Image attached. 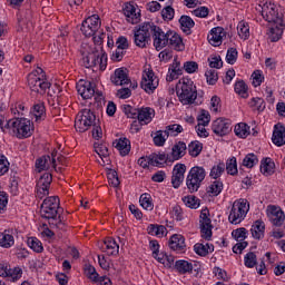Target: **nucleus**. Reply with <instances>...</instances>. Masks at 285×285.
Masks as SVG:
<instances>
[{
    "label": "nucleus",
    "instance_id": "79ce46f5",
    "mask_svg": "<svg viewBox=\"0 0 285 285\" xmlns=\"http://www.w3.org/2000/svg\"><path fill=\"white\" fill-rule=\"evenodd\" d=\"M202 150H204V144L198 140L191 141L188 145V153L190 157H199V155H202Z\"/></svg>",
    "mask_w": 285,
    "mask_h": 285
},
{
    "label": "nucleus",
    "instance_id": "37998d69",
    "mask_svg": "<svg viewBox=\"0 0 285 285\" xmlns=\"http://www.w3.org/2000/svg\"><path fill=\"white\" fill-rule=\"evenodd\" d=\"M179 23L184 32H190V29L195 28V20H193V18L189 16H181Z\"/></svg>",
    "mask_w": 285,
    "mask_h": 285
},
{
    "label": "nucleus",
    "instance_id": "bf43d9fd",
    "mask_svg": "<svg viewBox=\"0 0 285 285\" xmlns=\"http://www.w3.org/2000/svg\"><path fill=\"white\" fill-rule=\"evenodd\" d=\"M226 170L228 175H237V158L232 157L227 160Z\"/></svg>",
    "mask_w": 285,
    "mask_h": 285
},
{
    "label": "nucleus",
    "instance_id": "603ef678",
    "mask_svg": "<svg viewBox=\"0 0 285 285\" xmlns=\"http://www.w3.org/2000/svg\"><path fill=\"white\" fill-rule=\"evenodd\" d=\"M235 92L237 95H240L243 99H246V97H248V86H246V82H244V80H239L235 83Z\"/></svg>",
    "mask_w": 285,
    "mask_h": 285
},
{
    "label": "nucleus",
    "instance_id": "f257e3e1",
    "mask_svg": "<svg viewBox=\"0 0 285 285\" xmlns=\"http://www.w3.org/2000/svg\"><path fill=\"white\" fill-rule=\"evenodd\" d=\"M169 31L164 32L161 27L155 24V22H142L134 30V42L138 48H146L150 41V37L154 39V47L159 52L168 46Z\"/></svg>",
    "mask_w": 285,
    "mask_h": 285
},
{
    "label": "nucleus",
    "instance_id": "4468645a",
    "mask_svg": "<svg viewBox=\"0 0 285 285\" xmlns=\"http://www.w3.org/2000/svg\"><path fill=\"white\" fill-rule=\"evenodd\" d=\"M99 28H101V21L99 20V16L94 14L82 21L80 30L82 35H85V37H94Z\"/></svg>",
    "mask_w": 285,
    "mask_h": 285
},
{
    "label": "nucleus",
    "instance_id": "de8ad7c7",
    "mask_svg": "<svg viewBox=\"0 0 285 285\" xmlns=\"http://www.w3.org/2000/svg\"><path fill=\"white\" fill-rule=\"evenodd\" d=\"M249 107H252L253 110H257L258 112H264L266 109V102L262 98H252L249 101Z\"/></svg>",
    "mask_w": 285,
    "mask_h": 285
},
{
    "label": "nucleus",
    "instance_id": "f3484780",
    "mask_svg": "<svg viewBox=\"0 0 285 285\" xmlns=\"http://www.w3.org/2000/svg\"><path fill=\"white\" fill-rule=\"evenodd\" d=\"M268 217L273 226L279 227L285 222V215L282 208L273 205L268 207Z\"/></svg>",
    "mask_w": 285,
    "mask_h": 285
},
{
    "label": "nucleus",
    "instance_id": "4be33fe9",
    "mask_svg": "<svg viewBox=\"0 0 285 285\" xmlns=\"http://www.w3.org/2000/svg\"><path fill=\"white\" fill-rule=\"evenodd\" d=\"M169 247L176 253H184L186 250V238L179 234H175L169 239Z\"/></svg>",
    "mask_w": 285,
    "mask_h": 285
},
{
    "label": "nucleus",
    "instance_id": "cd10ccee",
    "mask_svg": "<svg viewBox=\"0 0 285 285\" xmlns=\"http://www.w3.org/2000/svg\"><path fill=\"white\" fill-rule=\"evenodd\" d=\"M186 142L184 141H178L176 145L173 146L171 148V155L169 156L171 161H177L181 159L186 155Z\"/></svg>",
    "mask_w": 285,
    "mask_h": 285
},
{
    "label": "nucleus",
    "instance_id": "a211bd4d",
    "mask_svg": "<svg viewBox=\"0 0 285 285\" xmlns=\"http://www.w3.org/2000/svg\"><path fill=\"white\" fill-rule=\"evenodd\" d=\"M76 88L82 99H92L95 97V86L90 81L80 80Z\"/></svg>",
    "mask_w": 285,
    "mask_h": 285
},
{
    "label": "nucleus",
    "instance_id": "052dcab7",
    "mask_svg": "<svg viewBox=\"0 0 285 285\" xmlns=\"http://www.w3.org/2000/svg\"><path fill=\"white\" fill-rule=\"evenodd\" d=\"M183 202L187 208H199V199L195 196H186L183 198Z\"/></svg>",
    "mask_w": 285,
    "mask_h": 285
},
{
    "label": "nucleus",
    "instance_id": "774afa93",
    "mask_svg": "<svg viewBox=\"0 0 285 285\" xmlns=\"http://www.w3.org/2000/svg\"><path fill=\"white\" fill-rule=\"evenodd\" d=\"M21 275H23V271L20 267H14L13 269L9 268V276L11 277L12 282H17L21 279Z\"/></svg>",
    "mask_w": 285,
    "mask_h": 285
},
{
    "label": "nucleus",
    "instance_id": "58836bf2",
    "mask_svg": "<svg viewBox=\"0 0 285 285\" xmlns=\"http://www.w3.org/2000/svg\"><path fill=\"white\" fill-rule=\"evenodd\" d=\"M222 190H224V183L215 180L207 188V194L209 195V197H217L222 193Z\"/></svg>",
    "mask_w": 285,
    "mask_h": 285
},
{
    "label": "nucleus",
    "instance_id": "6e6d98bb",
    "mask_svg": "<svg viewBox=\"0 0 285 285\" xmlns=\"http://www.w3.org/2000/svg\"><path fill=\"white\" fill-rule=\"evenodd\" d=\"M167 138H168V132H166V130L157 131L156 136L154 137L155 146H164V144H166Z\"/></svg>",
    "mask_w": 285,
    "mask_h": 285
},
{
    "label": "nucleus",
    "instance_id": "423d86ee",
    "mask_svg": "<svg viewBox=\"0 0 285 285\" xmlns=\"http://www.w3.org/2000/svg\"><path fill=\"white\" fill-rule=\"evenodd\" d=\"M248 210H250V205L248 204L247 199L239 198L235 200L229 212V216H228L229 223L234 225L242 224L243 219H246V215H248Z\"/></svg>",
    "mask_w": 285,
    "mask_h": 285
},
{
    "label": "nucleus",
    "instance_id": "c9c22d12",
    "mask_svg": "<svg viewBox=\"0 0 285 285\" xmlns=\"http://www.w3.org/2000/svg\"><path fill=\"white\" fill-rule=\"evenodd\" d=\"M261 173H263V175H267V176L273 175V173H275V163L273 161V159L265 158L264 160H262Z\"/></svg>",
    "mask_w": 285,
    "mask_h": 285
},
{
    "label": "nucleus",
    "instance_id": "338daca9",
    "mask_svg": "<svg viewBox=\"0 0 285 285\" xmlns=\"http://www.w3.org/2000/svg\"><path fill=\"white\" fill-rule=\"evenodd\" d=\"M107 178H108L110 186H114V188H117V186H119V176H117V171L110 170L107 174Z\"/></svg>",
    "mask_w": 285,
    "mask_h": 285
},
{
    "label": "nucleus",
    "instance_id": "5fc2aeb1",
    "mask_svg": "<svg viewBox=\"0 0 285 285\" xmlns=\"http://www.w3.org/2000/svg\"><path fill=\"white\" fill-rule=\"evenodd\" d=\"M258 161L259 159H257L255 154H247L243 159V166H245V168H253V166L257 165Z\"/></svg>",
    "mask_w": 285,
    "mask_h": 285
},
{
    "label": "nucleus",
    "instance_id": "f8f14e48",
    "mask_svg": "<svg viewBox=\"0 0 285 285\" xmlns=\"http://www.w3.org/2000/svg\"><path fill=\"white\" fill-rule=\"evenodd\" d=\"M199 224L202 237L209 240L213 237V223L210 220V212L208 208L202 209Z\"/></svg>",
    "mask_w": 285,
    "mask_h": 285
},
{
    "label": "nucleus",
    "instance_id": "864d4df0",
    "mask_svg": "<svg viewBox=\"0 0 285 285\" xmlns=\"http://www.w3.org/2000/svg\"><path fill=\"white\" fill-rule=\"evenodd\" d=\"M165 131L168 137H177V135L184 132V127L181 125L174 124L167 126Z\"/></svg>",
    "mask_w": 285,
    "mask_h": 285
},
{
    "label": "nucleus",
    "instance_id": "e433bc0d",
    "mask_svg": "<svg viewBox=\"0 0 285 285\" xmlns=\"http://www.w3.org/2000/svg\"><path fill=\"white\" fill-rule=\"evenodd\" d=\"M194 250L196 253V255H199L200 257H206V255H208V253H213V250H215V247L213 245H204L202 243H197L194 246Z\"/></svg>",
    "mask_w": 285,
    "mask_h": 285
},
{
    "label": "nucleus",
    "instance_id": "a18cd8bd",
    "mask_svg": "<svg viewBox=\"0 0 285 285\" xmlns=\"http://www.w3.org/2000/svg\"><path fill=\"white\" fill-rule=\"evenodd\" d=\"M0 246L2 248H11V246H14V236L7 233H0Z\"/></svg>",
    "mask_w": 285,
    "mask_h": 285
},
{
    "label": "nucleus",
    "instance_id": "f03ea898",
    "mask_svg": "<svg viewBox=\"0 0 285 285\" xmlns=\"http://www.w3.org/2000/svg\"><path fill=\"white\" fill-rule=\"evenodd\" d=\"M80 55L85 68H97V66H99V70H106L108 66V55L105 53L104 49L100 48L99 50L95 45L82 42Z\"/></svg>",
    "mask_w": 285,
    "mask_h": 285
},
{
    "label": "nucleus",
    "instance_id": "f704fd0d",
    "mask_svg": "<svg viewBox=\"0 0 285 285\" xmlns=\"http://www.w3.org/2000/svg\"><path fill=\"white\" fill-rule=\"evenodd\" d=\"M115 148L119 150L122 157H126V155L130 153V140L127 138H120L119 140L116 141Z\"/></svg>",
    "mask_w": 285,
    "mask_h": 285
},
{
    "label": "nucleus",
    "instance_id": "69168bd1",
    "mask_svg": "<svg viewBox=\"0 0 285 285\" xmlns=\"http://www.w3.org/2000/svg\"><path fill=\"white\" fill-rule=\"evenodd\" d=\"M237 55L238 53L236 48H229L226 55L227 63H230V66H233L237 61Z\"/></svg>",
    "mask_w": 285,
    "mask_h": 285
},
{
    "label": "nucleus",
    "instance_id": "9d476101",
    "mask_svg": "<svg viewBox=\"0 0 285 285\" xmlns=\"http://www.w3.org/2000/svg\"><path fill=\"white\" fill-rule=\"evenodd\" d=\"M261 14L265 21L268 23H275L277 26H282L284 20L282 19V13H279V9L273 2H266L261 7Z\"/></svg>",
    "mask_w": 285,
    "mask_h": 285
},
{
    "label": "nucleus",
    "instance_id": "7ed1b4c3",
    "mask_svg": "<svg viewBox=\"0 0 285 285\" xmlns=\"http://www.w3.org/2000/svg\"><path fill=\"white\" fill-rule=\"evenodd\" d=\"M59 205L60 200L58 196L46 198L41 204L40 215L45 219H48L50 228L63 230L66 228V224L61 220V216H59Z\"/></svg>",
    "mask_w": 285,
    "mask_h": 285
},
{
    "label": "nucleus",
    "instance_id": "3c124183",
    "mask_svg": "<svg viewBox=\"0 0 285 285\" xmlns=\"http://www.w3.org/2000/svg\"><path fill=\"white\" fill-rule=\"evenodd\" d=\"M237 32L240 39H248L250 37V28L245 21H240L237 26Z\"/></svg>",
    "mask_w": 285,
    "mask_h": 285
},
{
    "label": "nucleus",
    "instance_id": "473e14b6",
    "mask_svg": "<svg viewBox=\"0 0 285 285\" xmlns=\"http://www.w3.org/2000/svg\"><path fill=\"white\" fill-rule=\"evenodd\" d=\"M36 168L38 173L41 170H50L52 168V159L50 156H42L36 160Z\"/></svg>",
    "mask_w": 285,
    "mask_h": 285
},
{
    "label": "nucleus",
    "instance_id": "4d7b16f0",
    "mask_svg": "<svg viewBox=\"0 0 285 285\" xmlns=\"http://www.w3.org/2000/svg\"><path fill=\"white\" fill-rule=\"evenodd\" d=\"M205 77L207 79V83L209 86H215L217 83V80L219 79V76L217 75V70L209 69L205 72Z\"/></svg>",
    "mask_w": 285,
    "mask_h": 285
},
{
    "label": "nucleus",
    "instance_id": "13d9d810",
    "mask_svg": "<svg viewBox=\"0 0 285 285\" xmlns=\"http://www.w3.org/2000/svg\"><path fill=\"white\" fill-rule=\"evenodd\" d=\"M245 266L247 268H255L257 266V255L255 253L249 252L245 255Z\"/></svg>",
    "mask_w": 285,
    "mask_h": 285
},
{
    "label": "nucleus",
    "instance_id": "1a4fd4ad",
    "mask_svg": "<svg viewBox=\"0 0 285 285\" xmlns=\"http://www.w3.org/2000/svg\"><path fill=\"white\" fill-rule=\"evenodd\" d=\"M97 117L90 109H83L80 111L75 120V128L77 132H86L91 126H95Z\"/></svg>",
    "mask_w": 285,
    "mask_h": 285
},
{
    "label": "nucleus",
    "instance_id": "680f3d73",
    "mask_svg": "<svg viewBox=\"0 0 285 285\" xmlns=\"http://www.w3.org/2000/svg\"><path fill=\"white\" fill-rule=\"evenodd\" d=\"M232 235L237 239V242H244V239H246V235H248V229L240 227L233 230Z\"/></svg>",
    "mask_w": 285,
    "mask_h": 285
},
{
    "label": "nucleus",
    "instance_id": "b1692460",
    "mask_svg": "<svg viewBox=\"0 0 285 285\" xmlns=\"http://www.w3.org/2000/svg\"><path fill=\"white\" fill-rule=\"evenodd\" d=\"M272 141L275 146H284L285 145V127L282 124H277L274 127Z\"/></svg>",
    "mask_w": 285,
    "mask_h": 285
},
{
    "label": "nucleus",
    "instance_id": "49530a36",
    "mask_svg": "<svg viewBox=\"0 0 285 285\" xmlns=\"http://www.w3.org/2000/svg\"><path fill=\"white\" fill-rule=\"evenodd\" d=\"M140 206L145 209V210H153L155 208V205L153 204V197L150 196V194H142L140 196Z\"/></svg>",
    "mask_w": 285,
    "mask_h": 285
},
{
    "label": "nucleus",
    "instance_id": "0e129e2a",
    "mask_svg": "<svg viewBox=\"0 0 285 285\" xmlns=\"http://www.w3.org/2000/svg\"><path fill=\"white\" fill-rule=\"evenodd\" d=\"M10 170V163L6 156L0 154V177Z\"/></svg>",
    "mask_w": 285,
    "mask_h": 285
},
{
    "label": "nucleus",
    "instance_id": "8fccbe9b",
    "mask_svg": "<svg viewBox=\"0 0 285 285\" xmlns=\"http://www.w3.org/2000/svg\"><path fill=\"white\" fill-rule=\"evenodd\" d=\"M225 170H226V164L219 163L212 168L209 176L213 179H219V177L224 175Z\"/></svg>",
    "mask_w": 285,
    "mask_h": 285
},
{
    "label": "nucleus",
    "instance_id": "aec40b11",
    "mask_svg": "<svg viewBox=\"0 0 285 285\" xmlns=\"http://www.w3.org/2000/svg\"><path fill=\"white\" fill-rule=\"evenodd\" d=\"M224 37H226V31L222 27L213 28L207 39L210 46L215 48L222 46V41H224Z\"/></svg>",
    "mask_w": 285,
    "mask_h": 285
},
{
    "label": "nucleus",
    "instance_id": "7c9ffc66",
    "mask_svg": "<svg viewBox=\"0 0 285 285\" xmlns=\"http://www.w3.org/2000/svg\"><path fill=\"white\" fill-rule=\"evenodd\" d=\"M95 150L99 155L102 166H108L110 164V153L108 151V146L104 144L95 145Z\"/></svg>",
    "mask_w": 285,
    "mask_h": 285
},
{
    "label": "nucleus",
    "instance_id": "09e8293b",
    "mask_svg": "<svg viewBox=\"0 0 285 285\" xmlns=\"http://www.w3.org/2000/svg\"><path fill=\"white\" fill-rule=\"evenodd\" d=\"M32 112L36 117V121H39V119H43V117H46V106L43 105V102H38L33 105Z\"/></svg>",
    "mask_w": 285,
    "mask_h": 285
},
{
    "label": "nucleus",
    "instance_id": "6e6552de",
    "mask_svg": "<svg viewBox=\"0 0 285 285\" xmlns=\"http://www.w3.org/2000/svg\"><path fill=\"white\" fill-rule=\"evenodd\" d=\"M206 179V169L202 166H194L186 178V186L189 193H197Z\"/></svg>",
    "mask_w": 285,
    "mask_h": 285
},
{
    "label": "nucleus",
    "instance_id": "2f4dec72",
    "mask_svg": "<svg viewBox=\"0 0 285 285\" xmlns=\"http://www.w3.org/2000/svg\"><path fill=\"white\" fill-rule=\"evenodd\" d=\"M268 39L275 43V41H279L282 39V35H284V22H282V26L275 24V27L269 28L268 32Z\"/></svg>",
    "mask_w": 285,
    "mask_h": 285
},
{
    "label": "nucleus",
    "instance_id": "2eb2a0df",
    "mask_svg": "<svg viewBox=\"0 0 285 285\" xmlns=\"http://www.w3.org/2000/svg\"><path fill=\"white\" fill-rule=\"evenodd\" d=\"M212 130L217 137H225L233 130L232 122L226 118H217L212 124Z\"/></svg>",
    "mask_w": 285,
    "mask_h": 285
},
{
    "label": "nucleus",
    "instance_id": "c85d7f7f",
    "mask_svg": "<svg viewBox=\"0 0 285 285\" xmlns=\"http://www.w3.org/2000/svg\"><path fill=\"white\" fill-rule=\"evenodd\" d=\"M266 232V224L263 220H256L252 225L250 233L254 239H264V234Z\"/></svg>",
    "mask_w": 285,
    "mask_h": 285
},
{
    "label": "nucleus",
    "instance_id": "9b49d317",
    "mask_svg": "<svg viewBox=\"0 0 285 285\" xmlns=\"http://www.w3.org/2000/svg\"><path fill=\"white\" fill-rule=\"evenodd\" d=\"M140 87L147 95H153L155 90L159 87V78L155 76V72L150 69L142 73V79L140 82Z\"/></svg>",
    "mask_w": 285,
    "mask_h": 285
},
{
    "label": "nucleus",
    "instance_id": "20e7f679",
    "mask_svg": "<svg viewBox=\"0 0 285 285\" xmlns=\"http://www.w3.org/2000/svg\"><path fill=\"white\" fill-rule=\"evenodd\" d=\"M176 95L183 106H190L197 99V86L190 78H181L176 85Z\"/></svg>",
    "mask_w": 285,
    "mask_h": 285
},
{
    "label": "nucleus",
    "instance_id": "a878e982",
    "mask_svg": "<svg viewBox=\"0 0 285 285\" xmlns=\"http://www.w3.org/2000/svg\"><path fill=\"white\" fill-rule=\"evenodd\" d=\"M184 73V68H181V62L177 59H174V62L169 67V73L166 77V81H175V79H179V76Z\"/></svg>",
    "mask_w": 285,
    "mask_h": 285
},
{
    "label": "nucleus",
    "instance_id": "ddd939ff",
    "mask_svg": "<svg viewBox=\"0 0 285 285\" xmlns=\"http://www.w3.org/2000/svg\"><path fill=\"white\" fill-rule=\"evenodd\" d=\"M52 184V174L45 173L38 180L36 187V197L38 199H43L50 194V185Z\"/></svg>",
    "mask_w": 285,
    "mask_h": 285
},
{
    "label": "nucleus",
    "instance_id": "72a5a7b5",
    "mask_svg": "<svg viewBox=\"0 0 285 285\" xmlns=\"http://www.w3.org/2000/svg\"><path fill=\"white\" fill-rule=\"evenodd\" d=\"M234 132L236 137H239L240 139H246V137L250 135V126L245 122H239L235 126Z\"/></svg>",
    "mask_w": 285,
    "mask_h": 285
},
{
    "label": "nucleus",
    "instance_id": "6ab92c4d",
    "mask_svg": "<svg viewBox=\"0 0 285 285\" xmlns=\"http://www.w3.org/2000/svg\"><path fill=\"white\" fill-rule=\"evenodd\" d=\"M184 175H186V165L177 164L173 169L171 185L174 188H179L184 183Z\"/></svg>",
    "mask_w": 285,
    "mask_h": 285
},
{
    "label": "nucleus",
    "instance_id": "39448f33",
    "mask_svg": "<svg viewBox=\"0 0 285 285\" xmlns=\"http://www.w3.org/2000/svg\"><path fill=\"white\" fill-rule=\"evenodd\" d=\"M7 127L18 139H28L32 136V122L28 118H13L7 122Z\"/></svg>",
    "mask_w": 285,
    "mask_h": 285
},
{
    "label": "nucleus",
    "instance_id": "e2e57ef3",
    "mask_svg": "<svg viewBox=\"0 0 285 285\" xmlns=\"http://www.w3.org/2000/svg\"><path fill=\"white\" fill-rule=\"evenodd\" d=\"M197 121L200 126H208V124H210V114L203 109L197 118Z\"/></svg>",
    "mask_w": 285,
    "mask_h": 285
},
{
    "label": "nucleus",
    "instance_id": "c756f323",
    "mask_svg": "<svg viewBox=\"0 0 285 285\" xmlns=\"http://www.w3.org/2000/svg\"><path fill=\"white\" fill-rule=\"evenodd\" d=\"M166 161H173V158H170V156L166 155V154H151L149 156V163H150V166H157V167H160V166H164V164H166Z\"/></svg>",
    "mask_w": 285,
    "mask_h": 285
},
{
    "label": "nucleus",
    "instance_id": "412c9836",
    "mask_svg": "<svg viewBox=\"0 0 285 285\" xmlns=\"http://www.w3.org/2000/svg\"><path fill=\"white\" fill-rule=\"evenodd\" d=\"M111 81L112 83H115V86H128V83H130V77H128V69H116L114 76H111Z\"/></svg>",
    "mask_w": 285,
    "mask_h": 285
},
{
    "label": "nucleus",
    "instance_id": "393cba45",
    "mask_svg": "<svg viewBox=\"0 0 285 285\" xmlns=\"http://www.w3.org/2000/svg\"><path fill=\"white\" fill-rule=\"evenodd\" d=\"M168 46L174 48V50H177L178 52H181L186 47L184 46V40L181 39V36H179L175 31H169L168 33Z\"/></svg>",
    "mask_w": 285,
    "mask_h": 285
},
{
    "label": "nucleus",
    "instance_id": "bb28decb",
    "mask_svg": "<svg viewBox=\"0 0 285 285\" xmlns=\"http://www.w3.org/2000/svg\"><path fill=\"white\" fill-rule=\"evenodd\" d=\"M101 250L109 256L119 255V244H117V240L114 238H106L101 246Z\"/></svg>",
    "mask_w": 285,
    "mask_h": 285
},
{
    "label": "nucleus",
    "instance_id": "ea45409f",
    "mask_svg": "<svg viewBox=\"0 0 285 285\" xmlns=\"http://www.w3.org/2000/svg\"><path fill=\"white\" fill-rule=\"evenodd\" d=\"M85 275L91 282H104V277H99V273H97V269L92 265L85 266Z\"/></svg>",
    "mask_w": 285,
    "mask_h": 285
},
{
    "label": "nucleus",
    "instance_id": "c03bdc74",
    "mask_svg": "<svg viewBox=\"0 0 285 285\" xmlns=\"http://www.w3.org/2000/svg\"><path fill=\"white\" fill-rule=\"evenodd\" d=\"M27 244L35 253H43V244L37 237H29Z\"/></svg>",
    "mask_w": 285,
    "mask_h": 285
},
{
    "label": "nucleus",
    "instance_id": "a19ab883",
    "mask_svg": "<svg viewBox=\"0 0 285 285\" xmlns=\"http://www.w3.org/2000/svg\"><path fill=\"white\" fill-rule=\"evenodd\" d=\"M166 226L151 224L147 227L148 235H154L155 237H164L166 235Z\"/></svg>",
    "mask_w": 285,
    "mask_h": 285
},
{
    "label": "nucleus",
    "instance_id": "dca6fc26",
    "mask_svg": "<svg viewBox=\"0 0 285 285\" xmlns=\"http://www.w3.org/2000/svg\"><path fill=\"white\" fill-rule=\"evenodd\" d=\"M122 11L128 23L136 26V23H139V21H141V13L137 11V8L134 7L132 3H125Z\"/></svg>",
    "mask_w": 285,
    "mask_h": 285
},
{
    "label": "nucleus",
    "instance_id": "0eeeda50",
    "mask_svg": "<svg viewBox=\"0 0 285 285\" xmlns=\"http://www.w3.org/2000/svg\"><path fill=\"white\" fill-rule=\"evenodd\" d=\"M28 86L32 92L43 94L50 88V82L46 80V73L43 69L37 68L28 76Z\"/></svg>",
    "mask_w": 285,
    "mask_h": 285
},
{
    "label": "nucleus",
    "instance_id": "5701e85b",
    "mask_svg": "<svg viewBox=\"0 0 285 285\" xmlns=\"http://www.w3.org/2000/svg\"><path fill=\"white\" fill-rule=\"evenodd\" d=\"M153 117H155V109L150 107L138 110L137 118L140 126H147V124H150L153 121Z\"/></svg>",
    "mask_w": 285,
    "mask_h": 285
},
{
    "label": "nucleus",
    "instance_id": "4c0bfd02",
    "mask_svg": "<svg viewBox=\"0 0 285 285\" xmlns=\"http://www.w3.org/2000/svg\"><path fill=\"white\" fill-rule=\"evenodd\" d=\"M175 268L180 275H186V273H193V263L188 261H177L175 263Z\"/></svg>",
    "mask_w": 285,
    "mask_h": 285
}]
</instances>
